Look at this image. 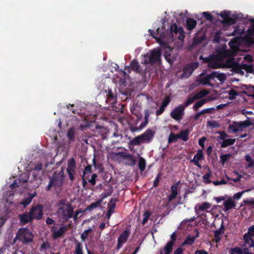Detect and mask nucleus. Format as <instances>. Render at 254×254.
Masks as SVG:
<instances>
[{"label":"nucleus","instance_id":"63","mask_svg":"<svg viewBox=\"0 0 254 254\" xmlns=\"http://www.w3.org/2000/svg\"><path fill=\"white\" fill-rule=\"evenodd\" d=\"M243 192H244V191L239 192L236 193V194H235L233 195V198L234 199H237V200L239 199L241 197Z\"/></svg>","mask_w":254,"mask_h":254},{"label":"nucleus","instance_id":"55","mask_svg":"<svg viewBox=\"0 0 254 254\" xmlns=\"http://www.w3.org/2000/svg\"><path fill=\"white\" fill-rule=\"evenodd\" d=\"M170 98L169 96H166L164 98V99L163 100L162 104H161V105L163 107H165V108L168 106V105L169 104V103L170 102Z\"/></svg>","mask_w":254,"mask_h":254},{"label":"nucleus","instance_id":"25","mask_svg":"<svg viewBox=\"0 0 254 254\" xmlns=\"http://www.w3.org/2000/svg\"><path fill=\"white\" fill-rule=\"evenodd\" d=\"M196 24V21L193 18H188L186 20V26L188 30L191 31L194 29Z\"/></svg>","mask_w":254,"mask_h":254},{"label":"nucleus","instance_id":"16","mask_svg":"<svg viewBox=\"0 0 254 254\" xmlns=\"http://www.w3.org/2000/svg\"><path fill=\"white\" fill-rule=\"evenodd\" d=\"M225 226L223 220H221L220 227L219 229L214 231V238L216 243L220 242L222 238L223 235L224 234Z\"/></svg>","mask_w":254,"mask_h":254},{"label":"nucleus","instance_id":"61","mask_svg":"<svg viewBox=\"0 0 254 254\" xmlns=\"http://www.w3.org/2000/svg\"><path fill=\"white\" fill-rule=\"evenodd\" d=\"M43 165L41 163H38L36 164L34 168V170L39 171L42 169Z\"/></svg>","mask_w":254,"mask_h":254},{"label":"nucleus","instance_id":"3","mask_svg":"<svg viewBox=\"0 0 254 254\" xmlns=\"http://www.w3.org/2000/svg\"><path fill=\"white\" fill-rule=\"evenodd\" d=\"M154 134V131L148 128L144 133L130 140L129 144L134 146L138 145L142 142L149 143L152 140Z\"/></svg>","mask_w":254,"mask_h":254},{"label":"nucleus","instance_id":"27","mask_svg":"<svg viewBox=\"0 0 254 254\" xmlns=\"http://www.w3.org/2000/svg\"><path fill=\"white\" fill-rule=\"evenodd\" d=\"M190 131L188 129L181 130L178 134L179 138L182 139L184 141H187L189 140V134Z\"/></svg>","mask_w":254,"mask_h":254},{"label":"nucleus","instance_id":"26","mask_svg":"<svg viewBox=\"0 0 254 254\" xmlns=\"http://www.w3.org/2000/svg\"><path fill=\"white\" fill-rule=\"evenodd\" d=\"M198 66V63L197 62L192 63L189 65H188L186 67L184 68V72L187 73V70L189 69L190 71V75H191L194 69L197 68Z\"/></svg>","mask_w":254,"mask_h":254},{"label":"nucleus","instance_id":"34","mask_svg":"<svg viewBox=\"0 0 254 254\" xmlns=\"http://www.w3.org/2000/svg\"><path fill=\"white\" fill-rule=\"evenodd\" d=\"M195 241V238L193 237H190V236H187L185 241L182 244V246H185L186 245H192Z\"/></svg>","mask_w":254,"mask_h":254},{"label":"nucleus","instance_id":"43","mask_svg":"<svg viewBox=\"0 0 254 254\" xmlns=\"http://www.w3.org/2000/svg\"><path fill=\"white\" fill-rule=\"evenodd\" d=\"M100 201H98L95 202L91 203L90 205L88 206L85 209V211L89 210L90 211L94 208H96L99 207L100 205Z\"/></svg>","mask_w":254,"mask_h":254},{"label":"nucleus","instance_id":"4","mask_svg":"<svg viewBox=\"0 0 254 254\" xmlns=\"http://www.w3.org/2000/svg\"><path fill=\"white\" fill-rule=\"evenodd\" d=\"M161 55V53L160 49H154L143 56L144 60L141 63L145 65L150 64L153 65L160 61Z\"/></svg>","mask_w":254,"mask_h":254},{"label":"nucleus","instance_id":"64","mask_svg":"<svg viewBox=\"0 0 254 254\" xmlns=\"http://www.w3.org/2000/svg\"><path fill=\"white\" fill-rule=\"evenodd\" d=\"M194 254H208V252L204 250H196Z\"/></svg>","mask_w":254,"mask_h":254},{"label":"nucleus","instance_id":"11","mask_svg":"<svg viewBox=\"0 0 254 254\" xmlns=\"http://www.w3.org/2000/svg\"><path fill=\"white\" fill-rule=\"evenodd\" d=\"M117 155L126 160L125 164L128 166H133L136 164V160L133 156L127 153L124 152H118Z\"/></svg>","mask_w":254,"mask_h":254},{"label":"nucleus","instance_id":"60","mask_svg":"<svg viewBox=\"0 0 254 254\" xmlns=\"http://www.w3.org/2000/svg\"><path fill=\"white\" fill-rule=\"evenodd\" d=\"M165 107H163L161 105V107H160L159 109L158 110L156 111V115L159 116V115H161V114H162L165 111Z\"/></svg>","mask_w":254,"mask_h":254},{"label":"nucleus","instance_id":"29","mask_svg":"<svg viewBox=\"0 0 254 254\" xmlns=\"http://www.w3.org/2000/svg\"><path fill=\"white\" fill-rule=\"evenodd\" d=\"M236 141L235 139H232V138H229V139H223L222 141L221 144V147L222 148H225L226 147L229 145H231L234 144V143Z\"/></svg>","mask_w":254,"mask_h":254},{"label":"nucleus","instance_id":"62","mask_svg":"<svg viewBox=\"0 0 254 254\" xmlns=\"http://www.w3.org/2000/svg\"><path fill=\"white\" fill-rule=\"evenodd\" d=\"M254 70V67L251 64H248L246 71L249 73H253Z\"/></svg>","mask_w":254,"mask_h":254},{"label":"nucleus","instance_id":"21","mask_svg":"<svg viewBox=\"0 0 254 254\" xmlns=\"http://www.w3.org/2000/svg\"><path fill=\"white\" fill-rule=\"evenodd\" d=\"M214 73L211 72L210 74H207L205 77L201 78L200 79V83L202 85H208L209 86H212V84L210 83V80L211 79H214Z\"/></svg>","mask_w":254,"mask_h":254},{"label":"nucleus","instance_id":"8","mask_svg":"<svg viewBox=\"0 0 254 254\" xmlns=\"http://www.w3.org/2000/svg\"><path fill=\"white\" fill-rule=\"evenodd\" d=\"M185 109V107L182 104L175 107L170 113L171 118L176 121H180L184 115Z\"/></svg>","mask_w":254,"mask_h":254},{"label":"nucleus","instance_id":"48","mask_svg":"<svg viewBox=\"0 0 254 254\" xmlns=\"http://www.w3.org/2000/svg\"><path fill=\"white\" fill-rule=\"evenodd\" d=\"M196 100L195 98V97L194 96H193V97H189L185 102V104L183 105V106L185 107V109L186 108V107H188V106H189L190 104H191V103H192L194 100Z\"/></svg>","mask_w":254,"mask_h":254},{"label":"nucleus","instance_id":"44","mask_svg":"<svg viewBox=\"0 0 254 254\" xmlns=\"http://www.w3.org/2000/svg\"><path fill=\"white\" fill-rule=\"evenodd\" d=\"M210 207V204L208 202H204L198 206V210L200 211H204Z\"/></svg>","mask_w":254,"mask_h":254},{"label":"nucleus","instance_id":"6","mask_svg":"<svg viewBox=\"0 0 254 254\" xmlns=\"http://www.w3.org/2000/svg\"><path fill=\"white\" fill-rule=\"evenodd\" d=\"M170 32L172 38H177L181 41L184 40L185 33L182 27H178L176 24L174 23L170 26Z\"/></svg>","mask_w":254,"mask_h":254},{"label":"nucleus","instance_id":"28","mask_svg":"<svg viewBox=\"0 0 254 254\" xmlns=\"http://www.w3.org/2000/svg\"><path fill=\"white\" fill-rule=\"evenodd\" d=\"M228 129L230 132H232L233 133L237 132L238 131L241 130L240 127H239V123L234 122L232 125H230L228 127Z\"/></svg>","mask_w":254,"mask_h":254},{"label":"nucleus","instance_id":"22","mask_svg":"<svg viewBox=\"0 0 254 254\" xmlns=\"http://www.w3.org/2000/svg\"><path fill=\"white\" fill-rule=\"evenodd\" d=\"M223 205L224 206L223 210L226 212L234 208L236 206V203L231 198H229L224 202Z\"/></svg>","mask_w":254,"mask_h":254},{"label":"nucleus","instance_id":"45","mask_svg":"<svg viewBox=\"0 0 254 254\" xmlns=\"http://www.w3.org/2000/svg\"><path fill=\"white\" fill-rule=\"evenodd\" d=\"M91 166L90 165H87L84 169L83 172L84 178H88L89 177L90 174L91 173Z\"/></svg>","mask_w":254,"mask_h":254},{"label":"nucleus","instance_id":"58","mask_svg":"<svg viewBox=\"0 0 254 254\" xmlns=\"http://www.w3.org/2000/svg\"><path fill=\"white\" fill-rule=\"evenodd\" d=\"M239 124L241 130H242L243 128H246L249 126V124L247 122H241L239 123Z\"/></svg>","mask_w":254,"mask_h":254},{"label":"nucleus","instance_id":"59","mask_svg":"<svg viewBox=\"0 0 254 254\" xmlns=\"http://www.w3.org/2000/svg\"><path fill=\"white\" fill-rule=\"evenodd\" d=\"M205 137H202L198 140V144L202 147V149L204 148V142L206 140Z\"/></svg>","mask_w":254,"mask_h":254},{"label":"nucleus","instance_id":"39","mask_svg":"<svg viewBox=\"0 0 254 254\" xmlns=\"http://www.w3.org/2000/svg\"><path fill=\"white\" fill-rule=\"evenodd\" d=\"M245 160L247 162H249L247 167L253 168L254 167V160L248 154L246 155L245 156Z\"/></svg>","mask_w":254,"mask_h":254},{"label":"nucleus","instance_id":"40","mask_svg":"<svg viewBox=\"0 0 254 254\" xmlns=\"http://www.w3.org/2000/svg\"><path fill=\"white\" fill-rule=\"evenodd\" d=\"M232 156V154L230 153H227L222 154L220 156L221 162L224 165L225 163Z\"/></svg>","mask_w":254,"mask_h":254},{"label":"nucleus","instance_id":"12","mask_svg":"<svg viewBox=\"0 0 254 254\" xmlns=\"http://www.w3.org/2000/svg\"><path fill=\"white\" fill-rule=\"evenodd\" d=\"M64 173L63 171L58 173L55 172L52 177L50 179L56 187H59L63 185Z\"/></svg>","mask_w":254,"mask_h":254},{"label":"nucleus","instance_id":"57","mask_svg":"<svg viewBox=\"0 0 254 254\" xmlns=\"http://www.w3.org/2000/svg\"><path fill=\"white\" fill-rule=\"evenodd\" d=\"M91 230L92 229L91 228L85 230L81 235V238L82 239L84 240L86 238H87L88 233L91 232Z\"/></svg>","mask_w":254,"mask_h":254},{"label":"nucleus","instance_id":"31","mask_svg":"<svg viewBox=\"0 0 254 254\" xmlns=\"http://www.w3.org/2000/svg\"><path fill=\"white\" fill-rule=\"evenodd\" d=\"M214 73V79L217 78L221 82H224L226 79V75L223 73H219L218 71H213Z\"/></svg>","mask_w":254,"mask_h":254},{"label":"nucleus","instance_id":"2","mask_svg":"<svg viewBox=\"0 0 254 254\" xmlns=\"http://www.w3.org/2000/svg\"><path fill=\"white\" fill-rule=\"evenodd\" d=\"M225 56V53H219L216 55H210L207 58H203L202 56H200L199 59H202L203 62L207 63L208 67L216 69L225 67V64L221 63V61L223 60Z\"/></svg>","mask_w":254,"mask_h":254},{"label":"nucleus","instance_id":"52","mask_svg":"<svg viewBox=\"0 0 254 254\" xmlns=\"http://www.w3.org/2000/svg\"><path fill=\"white\" fill-rule=\"evenodd\" d=\"M203 16L205 17V19L207 20H209L211 21L213 19V16L208 12H203L202 13Z\"/></svg>","mask_w":254,"mask_h":254},{"label":"nucleus","instance_id":"15","mask_svg":"<svg viewBox=\"0 0 254 254\" xmlns=\"http://www.w3.org/2000/svg\"><path fill=\"white\" fill-rule=\"evenodd\" d=\"M129 230L127 229L120 234L118 239V244L117 247L118 249H120L122 247L123 245L126 242L129 236Z\"/></svg>","mask_w":254,"mask_h":254},{"label":"nucleus","instance_id":"46","mask_svg":"<svg viewBox=\"0 0 254 254\" xmlns=\"http://www.w3.org/2000/svg\"><path fill=\"white\" fill-rule=\"evenodd\" d=\"M244 249L235 247L231 250V254H243Z\"/></svg>","mask_w":254,"mask_h":254},{"label":"nucleus","instance_id":"54","mask_svg":"<svg viewBox=\"0 0 254 254\" xmlns=\"http://www.w3.org/2000/svg\"><path fill=\"white\" fill-rule=\"evenodd\" d=\"M161 175H162L160 172L158 173V174L157 175V176L156 177L155 180L154 181V182L153 184V187H156L158 186V184H159L160 178L161 177Z\"/></svg>","mask_w":254,"mask_h":254},{"label":"nucleus","instance_id":"5","mask_svg":"<svg viewBox=\"0 0 254 254\" xmlns=\"http://www.w3.org/2000/svg\"><path fill=\"white\" fill-rule=\"evenodd\" d=\"M16 238L23 244L32 242L33 235L30 229L26 228H20L17 232Z\"/></svg>","mask_w":254,"mask_h":254},{"label":"nucleus","instance_id":"35","mask_svg":"<svg viewBox=\"0 0 254 254\" xmlns=\"http://www.w3.org/2000/svg\"><path fill=\"white\" fill-rule=\"evenodd\" d=\"M146 167V162L144 158L140 157L138 161V168L141 171H143Z\"/></svg>","mask_w":254,"mask_h":254},{"label":"nucleus","instance_id":"20","mask_svg":"<svg viewBox=\"0 0 254 254\" xmlns=\"http://www.w3.org/2000/svg\"><path fill=\"white\" fill-rule=\"evenodd\" d=\"M67 230L66 226L61 227L59 230H56L54 228L52 229L53 232V238L55 239L61 237Z\"/></svg>","mask_w":254,"mask_h":254},{"label":"nucleus","instance_id":"51","mask_svg":"<svg viewBox=\"0 0 254 254\" xmlns=\"http://www.w3.org/2000/svg\"><path fill=\"white\" fill-rule=\"evenodd\" d=\"M97 177V175L95 173L93 174L92 175L91 178L90 179H89V177H88V181L90 183L92 186H94L96 184V179Z\"/></svg>","mask_w":254,"mask_h":254},{"label":"nucleus","instance_id":"19","mask_svg":"<svg viewBox=\"0 0 254 254\" xmlns=\"http://www.w3.org/2000/svg\"><path fill=\"white\" fill-rule=\"evenodd\" d=\"M203 159V154L202 150L199 149L195 155H194L191 162L194 163V165L199 168H201V165L199 164V161Z\"/></svg>","mask_w":254,"mask_h":254},{"label":"nucleus","instance_id":"14","mask_svg":"<svg viewBox=\"0 0 254 254\" xmlns=\"http://www.w3.org/2000/svg\"><path fill=\"white\" fill-rule=\"evenodd\" d=\"M225 67L232 68L233 72L240 73L241 70V64L236 63L233 59L227 60L225 64Z\"/></svg>","mask_w":254,"mask_h":254},{"label":"nucleus","instance_id":"49","mask_svg":"<svg viewBox=\"0 0 254 254\" xmlns=\"http://www.w3.org/2000/svg\"><path fill=\"white\" fill-rule=\"evenodd\" d=\"M229 95L230 96L229 99L233 100L235 99L236 96L238 95V93L235 90L232 89L229 91Z\"/></svg>","mask_w":254,"mask_h":254},{"label":"nucleus","instance_id":"13","mask_svg":"<svg viewBox=\"0 0 254 254\" xmlns=\"http://www.w3.org/2000/svg\"><path fill=\"white\" fill-rule=\"evenodd\" d=\"M67 172L70 181H73L75 174V162L73 158L70 159L68 161Z\"/></svg>","mask_w":254,"mask_h":254},{"label":"nucleus","instance_id":"41","mask_svg":"<svg viewBox=\"0 0 254 254\" xmlns=\"http://www.w3.org/2000/svg\"><path fill=\"white\" fill-rule=\"evenodd\" d=\"M206 101H207L206 99H202V100L197 102L193 105V109L195 111H197L198 110V109L199 108L201 107V106H202L206 102Z\"/></svg>","mask_w":254,"mask_h":254},{"label":"nucleus","instance_id":"36","mask_svg":"<svg viewBox=\"0 0 254 254\" xmlns=\"http://www.w3.org/2000/svg\"><path fill=\"white\" fill-rule=\"evenodd\" d=\"M178 139H179L178 134H175L173 132H171L169 136L168 142L169 143H171L172 142H175L177 141Z\"/></svg>","mask_w":254,"mask_h":254},{"label":"nucleus","instance_id":"1","mask_svg":"<svg viewBox=\"0 0 254 254\" xmlns=\"http://www.w3.org/2000/svg\"><path fill=\"white\" fill-rule=\"evenodd\" d=\"M65 200H61L58 204V216L63 222L67 221L70 218L76 219L79 213V210L75 211V216L73 215V210L71 205L68 203H65Z\"/></svg>","mask_w":254,"mask_h":254},{"label":"nucleus","instance_id":"18","mask_svg":"<svg viewBox=\"0 0 254 254\" xmlns=\"http://www.w3.org/2000/svg\"><path fill=\"white\" fill-rule=\"evenodd\" d=\"M31 213L32 212H28L18 215L21 225H24L28 223L31 222L33 220L31 215Z\"/></svg>","mask_w":254,"mask_h":254},{"label":"nucleus","instance_id":"7","mask_svg":"<svg viewBox=\"0 0 254 254\" xmlns=\"http://www.w3.org/2000/svg\"><path fill=\"white\" fill-rule=\"evenodd\" d=\"M254 236V225L250 226L248 232L244 236L245 247L252 248L254 246V240L252 238Z\"/></svg>","mask_w":254,"mask_h":254},{"label":"nucleus","instance_id":"17","mask_svg":"<svg viewBox=\"0 0 254 254\" xmlns=\"http://www.w3.org/2000/svg\"><path fill=\"white\" fill-rule=\"evenodd\" d=\"M96 116L90 115L89 117H86L84 118L83 122H85V124L80 125V127L81 129L88 127H90L94 123L96 120Z\"/></svg>","mask_w":254,"mask_h":254},{"label":"nucleus","instance_id":"30","mask_svg":"<svg viewBox=\"0 0 254 254\" xmlns=\"http://www.w3.org/2000/svg\"><path fill=\"white\" fill-rule=\"evenodd\" d=\"M34 196L31 193H29L28 196L25 198L21 202L20 204L22 205L24 207L27 206L31 202Z\"/></svg>","mask_w":254,"mask_h":254},{"label":"nucleus","instance_id":"50","mask_svg":"<svg viewBox=\"0 0 254 254\" xmlns=\"http://www.w3.org/2000/svg\"><path fill=\"white\" fill-rule=\"evenodd\" d=\"M74 129L73 128H70L67 132V136L70 140H72L74 137Z\"/></svg>","mask_w":254,"mask_h":254},{"label":"nucleus","instance_id":"38","mask_svg":"<svg viewBox=\"0 0 254 254\" xmlns=\"http://www.w3.org/2000/svg\"><path fill=\"white\" fill-rule=\"evenodd\" d=\"M216 133L220 134L219 136L217 137V140L219 139L223 140V139H226L229 137V134H228L225 131H218L216 132Z\"/></svg>","mask_w":254,"mask_h":254},{"label":"nucleus","instance_id":"37","mask_svg":"<svg viewBox=\"0 0 254 254\" xmlns=\"http://www.w3.org/2000/svg\"><path fill=\"white\" fill-rule=\"evenodd\" d=\"M236 22V20L235 19L229 16L225 20H223L222 21V23L223 24H228V25H233Z\"/></svg>","mask_w":254,"mask_h":254},{"label":"nucleus","instance_id":"42","mask_svg":"<svg viewBox=\"0 0 254 254\" xmlns=\"http://www.w3.org/2000/svg\"><path fill=\"white\" fill-rule=\"evenodd\" d=\"M151 215V212L148 210H146L144 212L143 214V219L142 221V225H145L146 223Z\"/></svg>","mask_w":254,"mask_h":254},{"label":"nucleus","instance_id":"56","mask_svg":"<svg viewBox=\"0 0 254 254\" xmlns=\"http://www.w3.org/2000/svg\"><path fill=\"white\" fill-rule=\"evenodd\" d=\"M220 15L223 18V20H225L230 16V12L227 11H222L220 13Z\"/></svg>","mask_w":254,"mask_h":254},{"label":"nucleus","instance_id":"33","mask_svg":"<svg viewBox=\"0 0 254 254\" xmlns=\"http://www.w3.org/2000/svg\"><path fill=\"white\" fill-rule=\"evenodd\" d=\"M208 93L209 92L207 90L203 89L197 93L194 96L196 100H198L206 96Z\"/></svg>","mask_w":254,"mask_h":254},{"label":"nucleus","instance_id":"47","mask_svg":"<svg viewBox=\"0 0 254 254\" xmlns=\"http://www.w3.org/2000/svg\"><path fill=\"white\" fill-rule=\"evenodd\" d=\"M211 176V173L209 169V173H206L203 176V182L205 184H209L211 183V181L209 180L210 177Z\"/></svg>","mask_w":254,"mask_h":254},{"label":"nucleus","instance_id":"24","mask_svg":"<svg viewBox=\"0 0 254 254\" xmlns=\"http://www.w3.org/2000/svg\"><path fill=\"white\" fill-rule=\"evenodd\" d=\"M177 187L178 183L175 184L171 186V193L169 195L168 197V200L169 202H171L176 197L178 194Z\"/></svg>","mask_w":254,"mask_h":254},{"label":"nucleus","instance_id":"23","mask_svg":"<svg viewBox=\"0 0 254 254\" xmlns=\"http://www.w3.org/2000/svg\"><path fill=\"white\" fill-rule=\"evenodd\" d=\"M107 101L110 103V105L113 107L114 106L116 103L117 96L115 94L113 93L111 89H108L107 94Z\"/></svg>","mask_w":254,"mask_h":254},{"label":"nucleus","instance_id":"53","mask_svg":"<svg viewBox=\"0 0 254 254\" xmlns=\"http://www.w3.org/2000/svg\"><path fill=\"white\" fill-rule=\"evenodd\" d=\"M213 41L214 43H217L220 42V33L219 31H218L215 33Z\"/></svg>","mask_w":254,"mask_h":254},{"label":"nucleus","instance_id":"9","mask_svg":"<svg viewBox=\"0 0 254 254\" xmlns=\"http://www.w3.org/2000/svg\"><path fill=\"white\" fill-rule=\"evenodd\" d=\"M129 68L137 73L145 76L147 73V68L143 69L136 59H133L130 63Z\"/></svg>","mask_w":254,"mask_h":254},{"label":"nucleus","instance_id":"10","mask_svg":"<svg viewBox=\"0 0 254 254\" xmlns=\"http://www.w3.org/2000/svg\"><path fill=\"white\" fill-rule=\"evenodd\" d=\"M43 206L40 204L32 207L29 212H32L31 215L33 220H39L42 218L43 214Z\"/></svg>","mask_w":254,"mask_h":254},{"label":"nucleus","instance_id":"32","mask_svg":"<svg viewBox=\"0 0 254 254\" xmlns=\"http://www.w3.org/2000/svg\"><path fill=\"white\" fill-rule=\"evenodd\" d=\"M174 244L173 242H168L166 245L164 246L163 250L165 252V254H170L173 250V247Z\"/></svg>","mask_w":254,"mask_h":254}]
</instances>
